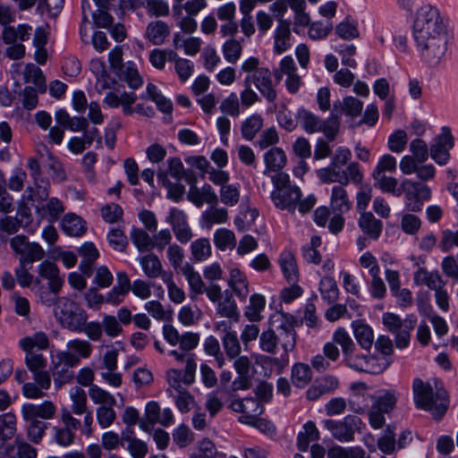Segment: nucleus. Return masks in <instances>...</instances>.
<instances>
[{"mask_svg": "<svg viewBox=\"0 0 458 458\" xmlns=\"http://www.w3.org/2000/svg\"><path fill=\"white\" fill-rule=\"evenodd\" d=\"M411 37L420 58L430 67L445 60L453 39L448 20L438 8L430 4H424L416 11Z\"/></svg>", "mask_w": 458, "mask_h": 458, "instance_id": "nucleus-1", "label": "nucleus"}, {"mask_svg": "<svg viewBox=\"0 0 458 458\" xmlns=\"http://www.w3.org/2000/svg\"><path fill=\"white\" fill-rule=\"evenodd\" d=\"M272 324H278L276 330L268 328L259 337V349L269 354H276L279 348L282 352L279 357L261 356L262 366L269 369L270 373L279 374L289 364V353L296 345L295 319L293 316L277 312L271 317Z\"/></svg>", "mask_w": 458, "mask_h": 458, "instance_id": "nucleus-2", "label": "nucleus"}, {"mask_svg": "<svg viewBox=\"0 0 458 458\" xmlns=\"http://www.w3.org/2000/svg\"><path fill=\"white\" fill-rule=\"evenodd\" d=\"M271 180L275 187L271 193V199L277 208L294 213L298 207L300 213L306 214L315 206L317 199L314 195H309L301 199V189L291 184L289 174L277 173L271 177Z\"/></svg>", "mask_w": 458, "mask_h": 458, "instance_id": "nucleus-3", "label": "nucleus"}, {"mask_svg": "<svg viewBox=\"0 0 458 458\" xmlns=\"http://www.w3.org/2000/svg\"><path fill=\"white\" fill-rule=\"evenodd\" d=\"M414 402L417 407L428 411L435 420H440L448 407L447 394L444 389L437 388L436 393L429 384L420 378H415L412 383Z\"/></svg>", "mask_w": 458, "mask_h": 458, "instance_id": "nucleus-4", "label": "nucleus"}, {"mask_svg": "<svg viewBox=\"0 0 458 458\" xmlns=\"http://www.w3.org/2000/svg\"><path fill=\"white\" fill-rule=\"evenodd\" d=\"M259 65V60L250 56L242 63L241 72L247 73L244 79L246 82L253 85L268 103H273L277 98V93L273 84L271 72Z\"/></svg>", "mask_w": 458, "mask_h": 458, "instance_id": "nucleus-5", "label": "nucleus"}, {"mask_svg": "<svg viewBox=\"0 0 458 458\" xmlns=\"http://www.w3.org/2000/svg\"><path fill=\"white\" fill-rule=\"evenodd\" d=\"M54 316L59 325L69 331L77 332L88 320V314L77 302L59 297L54 303Z\"/></svg>", "mask_w": 458, "mask_h": 458, "instance_id": "nucleus-6", "label": "nucleus"}, {"mask_svg": "<svg viewBox=\"0 0 458 458\" xmlns=\"http://www.w3.org/2000/svg\"><path fill=\"white\" fill-rule=\"evenodd\" d=\"M66 350L56 353L57 367H77L82 359H89L92 353V344L80 338H74L67 342Z\"/></svg>", "mask_w": 458, "mask_h": 458, "instance_id": "nucleus-7", "label": "nucleus"}, {"mask_svg": "<svg viewBox=\"0 0 458 458\" xmlns=\"http://www.w3.org/2000/svg\"><path fill=\"white\" fill-rule=\"evenodd\" d=\"M10 247L14 256L18 257L19 263H33L41 260L46 251L41 245L30 242L24 235H16L10 239Z\"/></svg>", "mask_w": 458, "mask_h": 458, "instance_id": "nucleus-8", "label": "nucleus"}, {"mask_svg": "<svg viewBox=\"0 0 458 458\" xmlns=\"http://www.w3.org/2000/svg\"><path fill=\"white\" fill-rule=\"evenodd\" d=\"M361 420L353 415H348L342 420H326L324 425L332 436L340 442H350L353 439L354 431L361 425Z\"/></svg>", "mask_w": 458, "mask_h": 458, "instance_id": "nucleus-9", "label": "nucleus"}, {"mask_svg": "<svg viewBox=\"0 0 458 458\" xmlns=\"http://www.w3.org/2000/svg\"><path fill=\"white\" fill-rule=\"evenodd\" d=\"M197 364L193 357L187 359L184 371L170 369L166 371V380L169 385V393L184 388L182 385L191 386L195 382Z\"/></svg>", "mask_w": 458, "mask_h": 458, "instance_id": "nucleus-10", "label": "nucleus"}, {"mask_svg": "<svg viewBox=\"0 0 458 458\" xmlns=\"http://www.w3.org/2000/svg\"><path fill=\"white\" fill-rule=\"evenodd\" d=\"M174 422V414L171 409L161 411L159 404L151 401L146 404L144 419L140 421V428L144 431L150 430L154 425L160 424L167 427Z\"/></svg>", "mask_w": 458, "mask_h": 458, "instance_id": "nucleus-11", "label": "nucleus"}, {"mask_svg": "<svg viewBox=\"0 0 458 458\" xmlns=\"http://www.w3.org/2000/svg\"><path fill=\"white\" fill-rule=\"evenodd\" d=\"M402 188L405 194L406 205L411 211L420 210L421 200H428L430 198V189L420 182L410 179H404L402 182Z\"/></svg>", "mask_w": 458, "mask_h": 458, "instance_id": "nucleus-12", "label": "nucleus"}, {"mask_svg": "<svg viewBox=\"0 0 458 458\" xmlns=\"http://www.w3.org/2000/svg\"><path fill=\"white\" fill-rule=\"evenodd\" d=\"M454 147V137L447 127H443L430 147V157L438 165H445L449 158V150Z\"/></svg>", "mask_w": 458, "mask_h": 458, "instance_id": "nucleus-13", "label": "nucleus"}, {"mask_svg": "<svg viewBox=\"0 0 458 458\" xmlns=\"http://www.w3.org/2000/svg\"><path fill=\"white\" fill-rule=\"evenodd\" d=\"M229 408L242 415L239 417V422L246 425L251 424L257 416L263 412V406L254 398H244L233 400Z\"/></svg>", "mask_w": 458, "mask_h": 458, "instance_id": "nucleus-14", "label": "nucleus"}, {"mask_svg": "<svg viewBox=\"0 0 458 458\" xmlns=\"http://www.w3.org/2000/svg\"><path fill=\"white\" fill-rule=\"evenodd\" d=\"M166 222L171 225L179 242L187 243L191 240L193 233L188 223L187 216L182 210L175 208H171Z\"/></svg>", "mask_w": 458, "mask_h": 458, "instance_id": "nucleus-15", "label": "nucleus"}, {"mask_svg": "<svg viewBox=\"0 0 458 458\" xmlns=\"http://www.w3.org/2000/svg\"><path fill=\"white\" fill-rule=\"evenodd\" d=\"M11 73L13 78L16 79L18 76L22 75L24 82H32L38 91L44 92L46 90V79L40 68L34 64L16 63L12 65Z\"/></svg>", "mask_w": 458, "mask_h": 458, "instance_id": "nucleus-16", "label": "nucleus"}, {"mask_svg": "<svg viewBox=\"0 0 458 458\" xmlns=\"http://www.w3.org/2000/svg\"><path fill=\"white\" fill-rule=\"evenodd\" d=\"M274 74L277 81L282 80L283 76H286L285 86L289 92L296 93L299 90L301 79L297 73L296 65L291 56H284L281 60Z\"/></svg>", "mask_w": 458, "mask_h": 458, "instance_id": "nucleus-17", "label": "nucleus"}, {"mask_svg": "<svg viewBox=\"0 0 458 458\" xmlns=\"http://www.w3.org/2000/svg\"><path fill=\"white\" fill-rule=\"evenodd\" d=\"M56 413V406L51 401H45L39 404L25 403L21 406L23 420H51Z\"/></svg>", "mask_w": 458, "mask_h": 458, "instance_id": "nucleus-18", "label": "nucleus"}, {"mask_svg": "<svg viewBox=\"0 0 458 458\" xmlns=\"http://www.w3.org/2000/svg\"><path fill=\"white\" fill-rule=\"evenodd\" d=\"M188 199L196 207L200 208L205 203L216 205L218 197L210 184H204L202 187L191 186L187 194Z\"/></svg>", "mask_w": 458, "mask_h": 458, "instance_id": "nucleus-19", "label": "nucleus"}, {"mask_svg": "<svg viewBox=\"0 0 458 458\" xmlns=\"http://www.w3.org/2000/svg\"><path fill=\"white\" fill-rule=\"evenodd\" d=\"M180 274L185 277L189 284L191 300L196 301L198 296L204 293L205 291L206 284L202 280L201 276L189 262H185L184 265L181 267Z\"/></svg>", "mask_w": 458, "mask_h": 458, "instance_id": "nucleus-20", "label": "nucleus"}, {"mask_svg": "<svg viewBox=\"0 0 458 458\" xmlns=\"http://www.w3.org/2000/svg\"><path fill=\"white\" fill-rule=\"evenodd\" d=\"M273 49L276 55H282L292 47L291 23L288 21H280L274 31Z\"/></svg>", "mask_w": 458, "mask_h": 458, "instance_id": "nucleus-21", "label": "nucleus"}, {"mask_svg": "<svg viewBox=\"0 0 458 458\" xmlns=\"http://www.w3.org/2000/svg\"><path fill=\"white\" fill-rule=\"evenodd\" d=\"M140 265L148 278L156 279L160 277L162 281L167 274L172 271L164 270L163 265L158 257L154 253L147 254L139 259Z\"/></svg>", "mask_w": 458, "mask_h": 458, "instance_id": "nucleus-22", "label": "nucleus"}, {"mask_svg": "<svg viewBox=\"0 0 458 458\" xmlns=\"http://www.w3.org/2000/svg\"><path fill=\"white\" fill-rule=\"evenodd\" d=\"M413 280L417 285H426L434 292L445 286V281L437 270L428 271L425 267H419L415 271Z\"/></svg>", "mask_w": 458, "mask_h": 458, "instance_id": "nucleus-23", "label": "nucleus"}, {"mask_svg": "<svg viewBox=\"0 0 458 458\" xmlns=\"http://www.w3.org/2000/svg\"><path fill=\"white\" fill-rule=\"evenodd\" d=\"M170 33L171 30L166 22L156 20L147 25L145 38L154 46H162L165 43Z\"/></svg>", "mask_w": 458, "mask_h": 458, "instance_id": "nucleus-24", "label": "nucleus"}, {"mask_svg": "<svg viewBox=\"0 0 458 458\" xmlns=\"http://www.w3.org/2000/svg\"><path fill=\"white\" fill-rule=\"evenodd\" d=\"M38 271L41 277L48 281L51 292L57 293L61 290L64 280L60 276L59 269L55 263L45 260L38 265Z\"/></svg>", "mask_w": 458, "mask_h": 458, "instance_id": "nucleus-25", "label": "nucleus"}, {"mask_svg": "<svg viewBox=\"0 0 458 458\" xmlns=\"http://www.w3.org/2000/svg\"><path fill=\"white\" fill-rule=\"evenodd\" d=\"M358 225L364 234L374 241L379 238L383 229V223L376 218L371 212L360 214Z\"/></svg>", "mask_w": 458, "mask_h": 458, "instance_id": "nucleus-26", "label": "nucleus"}, {"mask_svg": "<svg viewBox=\"0 0 458 458\" xmlns=\"http://www.w3.org/2000/svg\"><path fill=\"white\" fill-rule=\"evenodd\" d=\"M333 109L339 115L345 114L352 119L361 114L363 109V102L354 97L347 96L342 101H335Z\"/></svg>", "mask_w": 458, "mask_h": 458, "instance_id": "nucleus-27", "label": "nucleus"}, {"mask_svg": "<svg viewBox=\"0 0 458 458\" xmlns=\"http://www.w3.org/2000/svg\"><path fill=\"white\" fill-rule=\"evenodd\" d=\"M278 264L285 280L288 283H297L299 269L294 255L287 250L282 252L278 259Z\"/></svg>", "mask_w": 458, "mask_h": 458, "instance_id": "nucleus-28", "label": "nucleus"}, {"mask_svg": "<svg viewBox=\"0 0 458 458\" xmlns=\"http://www.w3.org/2000/svg\"><path fill=\"white\" fill-rule=\"evenodd\" d=\"M353 335L360 347L364 350H370L374 344V333L372 328L361 320H355L352 323Z\"/></svg>", "mask_w": 458, "mask_h": 458, "instance_id": "nucleus-29", "label": "nucleus"}, {"mask_svg": "<svg viewBox=\"0 0 458 458\" xmlns=\"http://www.w3.org/2000/svg\"><path fill=\"white\" fill-rule=\"evenodd\" d=\"M264 161L266 165L265 173H281L280 171L285 166L287 163V157L283 148L274 147L265 153Z\"/></svg>", "mask_w": 458, "mask_h": 458, "instance_id": "nucleus-30", "label": "nucleus"}, {"mask_svg": "<svg viewBox=\"0 0 458 458\" xmlns=\"http://www.w3.org/2000/svg\"><path fill=\"white\" fill-rule=\"evenodd\" d=\"M49 338L44 332H37L20 339L19 346L24 352H35L33 350H47L49 347Z\"/></svg>", "mask_w": 458, "mask_h": 458, "instance_id": "nucleus-31", "label": "nucleus"}, {"mask_svg": "<svg viewBox=\"0 0 458 458\" xmlns=\"http://www.w3.org/2000/svg\"><path fill=\"white\" fill-rule=\"evenodd\" d=\"M62 229L64 232L73 237H79L86 233V222L79 216L69 213L62 219Z\"/></svg>", "mask_w": 458, "mask_h": 458, "instance_id": "nucleus-32", "label": "nucleus"}, {"mask_svg": "<svg viewBox=\"0 0 458 458\" xmlns=\"http://www.w3.org/2000/svg\"><path fill=\"white\" fill-rule=\"evenodd\" d=\"M228 284L241 301H245L250 293L249 284L246 276L238 269L230 271Z\"/></svg>", "mask_w": 458, "mask_h": 458, "instance_id": "nucleus-33", "label": "nucleus"}, {"mask_svg": "<svg viewBox=\"0 0 458 458\" xmlns=\"http://www.w3.org/2000/svg\"><path fill=\"white\" fill-rule=\"evenodd\" d=\"M344 185H335L332 188L330 206L335 212H347L352 206Z\"/></svg>", "mask_w": 458, "mask_h": 458, "instance_id": "nucleus-34", "label": "nucleus"}, {"mask_svg": "<svg viewBox=\"0 0 458 458\" xmlns=\"http://www.w3.org/2000/svg\"><path fill=\"white\" fill-rule=\"evenodd\" d=\"M228 220V211L225 208L211 207L205 210L200 217L202 227L210 229L214 225L224 224Z\"/></svg>", "mask_w": 458, "mask_h": 458, "instance_id": "nucleus-35", "label": "nucleus"}, {"mask_svg": "<svg viewBox=\"0 0 458 458\" xmlns=\"http://www.w3.org/2000/svg\"><path fill=\"white\" fill-rule=\"evenodd\" d=\"M374 180V186L382 192L399 197L403 192L402 186L398 187V180L395 177L386 174H371Z\"/></svg>", "mask_w": 458, "mask_h": 458, "instance_id": "nucleus-36", "label": "nucleus"}, {"mask_svg": "<svg viewBox=\"0 0 458 458\" xmlns=\"http://www.w3.org/2000/svg\"><path fill=\"white\" fill-rule=\"evenodd\" d=\"M47 39L48 33L44 28L39 27L35 30L33 38L34 59L38 64H45L47 61L48 54L46 49Z\"/></svg>", "mask_w": 458, "mask_h": 458, "instance_id": "nucleus-37", "label": "nucleus"}, {"mask_svg": "<svg viewBox=\"0 0 458 458\" xmlns=\"http://www.w3.org/2000/svg\"><path fill=\"white\" fill-rule=\"evenodd\" d=\"M169 60L174 61L175 72L181 81L184 82L191 77L194 71V64L191 61L179 57L173 50L169 51Z\"/></svg>", "mask_w": 458, "mask_h": 458, "instance_id": "nucleus-38", "label": "nucleus"}, {"mask_svg": "<svg viewBox=\"0 0 458 458\" xmlns=\"http://www.w3.org/2000/svg\"><path fill=\"white\" fill-rule=\"evenodd\" d=\"M263 117L259 114H253L247 117L241 125L242 135L247 140H253L263 127Z\"/></svg>", "mask_w": 458, "mask_h": 458, "instance_id": "nucleus-39", "label": "nucleus"}, {"mask_svg": "<svg viewBox=\"0 0 458 458\" xmlns=\"http://www.w3.org/2000/svg\"><path fill=\"white\" fill-rule=\"evenodd\" d=\"M266 306V299L263 295L254 293L250 298V304L246 307L244 316L252 322H258L262 318L261 312Z\"/></svg>", "mask_w": 458, "mask_h": 458, "instance_id": "nucleus-40", "label": "nucleus"}, {"mask_svg": "<svg viewBox=\"0 0 458 458\" xmlns=\"http://www.w3.org/2000/svg\"><path fill=\"white\" fill-rule=\"evenodd\" d=\"M79 253L83 257L84 261L81 264V270L84 275L89 276L91 274L90 265L94 263L99 257L98 250L94 243L86 242L79 249Z\"/></svg>", "mask_w": 458, "mask_h": 458, "instance_id": "nucleus-41", "label": "nucleus"}, {"mask_svg": "<svg viewBox=\"0 0 458 458\" xmlns=\"http://www.w3.org/2000/svg\"><path fill=\"white\" fill-rule=\"evenodd\" d=\"M319 438V431L312 421H308L303 426V430L298 435L297 445L301 451H307L310 442Z\"/></svg>", "mask_w": 458, "mask_h": 458, "instance_id": "nucleus-42", "label": "nucleus"}, {"mask_svg": "<svg viewBox=\"0 0 458 458\" xmlns=\"http://www.w3.org/2000/svg\"><path fill=\"white\" fill-rule=\"evenodd\" d=\"M163 283L166 286L168 298L172 302L181 304L185 301L186 293L184 290L175 283L173 272L165 276Z\"/></svg>", "mask_w": 458, "mask_h": 458, "instance_id": "nucleus-43", "label": "nucleus"}, {"mask_svg": "<svg viewBox=\"0 0 458 458\" xmlns=\"http://www.w3.org/2000/svg\"><path fill=\"white\" fill-rule=\"evenodd\" d=\"M224 58L229 64H235L242 55V46L236 38H228L222 46Z\"/></svg>", "mask_w": 458, "mask_h": 458, "instance_id": "nucleus-44", "label": "nucleus"}, {"mask_svg": "<svg viewBox=\"0 0 458 458\" xmlns=\"http://www.w3.org/2000/svg\"><path fill=\"white\" fill-rule=\"evenodd\" d=\"M312 378V372L309 365L297 363L292 369V381L297 387L306 386Z\"/></svg>", "mask_w": 458, "mask_h": 458, "instance_id": "nucleus-45", "label": "nucleus"}, {"mask_svg": "<svg viewBox=\"0 0 458 458\" xmlns=\"http://www.w3.org/2000/svg\"><path fill=\"white\" fill-rule=\"evenodd\" d=\"M214 243L220 250H233L236 245L233 232L226 228H220L214 233Z\"/></svg>", "mask_w": 458, "mask_h": 458, "instance_id": "nucleus-46", "label": "nucleus"}, {"mask_svg": "<svg viewBox=\"0 0 458 458\" xmlns=\"http://www.w3.org/2000/svg\"><path fill=\"white\" fill-rule=\"evenodd\" d=\"M174 397L176 408L182 413L189 412L195 404L194 396L185 388L170 393Z\"/></svg>", "mask_w": 458, "mask_h": 458, "instance_id": "nucleus-47", "label": "nucleus"}, {"mask_svg": "<svg viewBox=\"0 0 458 458\" xmlns=\"http://www.w3.org/2000/svg\"><path fill=\"white\" fill-rule=\"evenodd\" d=\"M398 394L394 390H386L382 394L374 398L372 405L386 413L391 412L395 408Z\"/></svg>", "mask_w": 458, "mask_h": 458, "instance_id": "nucleus-48", "label": "nucleus"}, {"mask_svg": "<svg viewBox=\"0 0 458 458\" xmlns=\"http://www.w3.org/2000/svg\"><path fill=\"white\" fill-rule=\"evenodd\" d=\"M298 118L306 132L314 133L321 131L322 120L314 114L307 110H301Z\"/></svg>", "mask_w": 458, "mask_h": 458, "instance_id": "nucleus-49", "label": "nucleus"}, {"mask_svg": "<svg viewBox=\"0 0 458 458\" xmlns=\"http://www.w3.org/2000/svg\"><path fill=\"white\" fill-rule=\"evenodd\" d=\"M16 432V417L12 412L0 415V439L4 442L14 437Z\"/></svg>", "mask_w": 458, "mask_h": 458, "instance_id": "nucleus-50", "label": "nucleus"}, {"mask_svg": "<svg viewBox=\"0 0 458 458\" xmlns=\"http://www.w3.org/2000/svg\"><path fill=\"white\" fill-rule=\"evenodd\" d=\"M191 252L196 261H204L211 256L212 248L208 239L199 238L191 244Z\"/></svg>", "mask_w": 458, "mask_h": 458, "instance_id": "nucleus-51", "label": "nucleus"}, {"mask_svg": "<svg viewBox=\"0 0 458 458\" xmlns=\"http://www.w3.org/2000/svg\"><path fill=\"white\" fill-rule=\"evenodd\" d=\"M319 292L322 298L329 303L335 301L339 294L337 284L335 279L330 276H324L321 279Z\"/></svg>", "mask_w": 458, "mask_h": 458, "instance_id": "nucleus-52", "label": "nucleus"}, {"mask_svg": "<svg viewBox=\"0 0 458 458\" xmlns=\"http://www.w3.org/2000/svg\"><path fill=\"white\" fill-rule=\"evenodd\" d=\"M89 395L90 400L99 406L115 405L116 403L114 395L97 385H92L89 387Z\"/></svg>", "mask_w": 458, "mask_h": 458, "instance_id": "nucleus-53", "label": "nucleus"}, {"mask_svg": "<svg viewBox=\"0 0 458 458\" xmlns=\"http://www.w3.org/2000/svg\"><path fill=\"white\" fill-rule=\"evenodd\" d=\"M222 344L226 357L230 360L237 358L242 352V346L237 333H229L222 337Z\"/></svg>", "mask_w": 458, "mask_h": 458, "instance_id": "nucleus-54", "label": "nucleus"}, {"mask_svg": "<svg viewBox=\"0 0 458 458\" xmlns=\"http://www.w3.org/2000/svg\"><path fill=\"white\" fill-rule=\"evenodd\" d=\"M201 317L202 312L196 305H184L178 312V320L187 327L196 324Z\"/></svg>", "mask_w": 458, "mask_h": 458, "instance_id": "nucleus-55", "label": "nucleus"}, {"mask_svg": "<svg viewBox=\"0 0 458 458\" xmlns=\"http://www.w3.org/2000/svg\"><path fill=\"white\" fill-rule=\"evenodd\" d=\"M332 165L318 171L319 180L325 183L338 182L340 185H347V179L342 171L337 170Z\"/></svg>", "mask_w": 458, "mask_h": 458, "instance_id": "nucleus-56", "label": "nucleus"}, {"mask_svg": "<svg viewBox=\"0 0 458 458\" xmlns=\"http://www.w3.org/2000/svg\"><path fill=\"white\" fill-rule=\"evenodd\" d=\"M70 398L72 400V411L77 415H81L87 411V394L85 391L75 386L71 389Z\"/></svg>", "mask_w": 458, "mask_h": 458, "instance_id": "nucleus-57", "label": "nucleus"}, {"mask_svg": "<svg viewBox=\"0 0 458 458\" xmlns=\"http://www.w3.org/2000/svg\"><path fill=\"white\" fill-rule=\"evenodd\" d=\"M327 458H369L360 447L334 446L329 449Z\"/></svg>", "mask_w": 458, "mask_h": 458, "instance_id": "nucleus-58", "label": "nucleus"}, {"mask_svg": "<svg viewBox=\"0 0 458 458\" xmlns=\"http://www.w3.org/2000/svg\"><path fill=\"white\" fill-rule=\"evenodd\" d=\"M219 196L221 202L227 207H233L238 204L240 200L241 191L240 187L235 184H226L219 190Z\"/></svg>", "mask_w": 458, "mask_h": 458, "instance_id": "nucleus-59", "label": "nucleus"}, {"mask_svg": "<svg viewBox=\"0 0 458 458\" xmlns=\"http://www.w3.org/2000/svg\"><path fill=\"white\" fill-rule=\"evenodd\" d=\"M147 94L148 98L154 101L158 107V109L165 114H169L172 112L173 105L172 102L165 98L157 89V88L154 84H148L147 86Z\"/></svg>", "mask_w": 458, "mask_h": 458, "instance_id": "nucleus-60", "label": "nucleus"}, {"mask_svg": "<svg viewBox=\"0 0 458 458\" xmlns=\"http://www.w3.org/2000/svg\"><path fill=\"white\" fill-rule=\"evenodd\" d=\"M340 129V115L333 109L331 115L325 121L322 120L321 131L326 138L332 141L334 140Z\"/></svg>", "mask_w": 458, "mask_h": 458, "instance_id": "nucleus-61", "label": "nucleus"}, {"mask_svg": "<svg viewBox=\"0 0 458 458\" xmlns=\"http://www.w3.org/2000/svg\"><path fill=\"white\" fill-rule=\"evenodd\" d=\"M118 74L132 89H138L142 84V79L138 72L136 65L131 62L127 63Z\"/></svg>", "mask_w": 458, "mask_h": 458, "instance_id": "nucleus-62", "label": "nucleus"}, {"mask_svg": "<svg viewBox=\"0 0 458 458\" xmlns=\"http://www.w3.org/2000/svg\"><path fill=\"white\" fill-rule=\"evenodd\" d=\"M333 341L342 348L343 355L348 352L356 351V345L349 333L344 327H338L333 335Z\"/></svg>", "mask_w": 458, "mask_h": 458, "instance_id": "nucleus-63", "label": "nucleus"}, {"mask_svg": "<svg viewBox=\"0 0 458 458\" xmlns=\"http://www.w3.org/2000/svg\"><path fill=\"white\" fill-rule=\"evenodd\" d=\"M114 405L98 406L96 410V417L101 428H107L113 425L116 420Z\"/></svg>", "mask_w": 458, "mask_h": 458, "instance_id": "nucleus-64", "label": "nucleus"}]
</instances>
